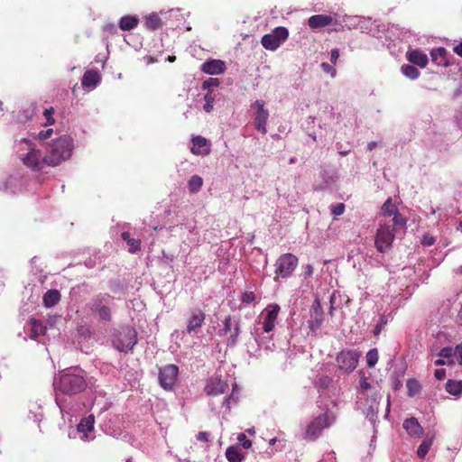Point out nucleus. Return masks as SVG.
<instances>
[{
    "mask_svg": "<svg viewBox=\"0 0 462 462\" xmlns=\"http://www.w3.org/2000/svg\"><path fill=\"white\" fill-rule=\"evenodd\" d=\"M298 263V258L292 254L287 253L280 255L274 264L276 278L287 279L291 277Z\"/></svg>",
    "mask_w": 462,
    "mask_h": 462,
    "instance_id": "nucleus-9",
    "label": "nucleus"
},
{
    "mask_svg": "<svg viewBox=\"0 0 462 462\" xmlns=\"http://www.w3.org/2000/svg\"><path fill=\"white\" fill-rule=\"evenodd\" d=\"M447 51L443 47L436 48L431 50L430 57L433 63L438 66L447 67L448 66V62L446 58Z\"/></svg>",
    "mask_w": 462,
    "mask_h": 462,
    "instance_id": "nucleus-28",
    "label": "nucleus"
},
{
    "mask_svg": "<svg viewBox=\"0 0 462 462\" xmlns=\"http://www.w3.org/2000/svg\"><path fill=\"white\" fill-rule=\"evenodd\" d=\"M331 383V379L328 376H321L317 379L316 385L319 388H327Z\"/></svg>",
    "mask_w": 462,
    "mask_h": 462,
    "instance_id": "nucleus-50",
    "label": "nucleus"
},
{
    "mask_svg": "<svg viewBox=\"0 0 462 462\" xmlns=\"http://www.w3.org/2000/svg\"><path fill=\"white\" fill-rule=\"evenodd\" d=\"M112 343L120 352L132 350L137 343V332L130 326L122 327L114 334Z\"/></svg>",
    "mask_w": 462,
    "mask_h": 462,
    "instance_id": "nucleus-8",
    "label": "nucleus"
},
{
    "mask_svg": "<svg viewBox=\"0 0 462 462\" xmlns=\"http://www.w3.org/2000/svg\"><path fill=\"white\" fill-rule=\"evenodd\" d=\"M162 21L157 14H150L145 19V26L150 30H156L161 27Z\"/></svg>",
    "mask_w": 462,
    "mask_h": 462,
    "instance_id": "nucleus-39",
    "label": "nucleus"
},
{
    "mask_svg": "<svg viewBox=\"0 0 462 462\" xmlns=\"http://www.w3.org/2000/svg\"><path fill=\"white\" fill-rule=\"evenodd\" d=\"M370 389H371V384L367 382V380L365 378H361L359 394L362 396H367L368 391Z\"/></svg>",
    "mask_w": 462,
    "mask_h": 462,
    "instance_id": "nucleus-44",
    "label": "nucleus"
},
{
    "mask_svg": "<svg viewBox=\"0 0 462 462\" xmlns=\"http://www.w3.org/2000/svg\"><path fill=\"white\" fill-rule=\"evenodd\" d=\"M377 412H378V403L376 401V397H373L371 400V403L369 404L367 411H366V418H368L371 422H374L376 418Z\"/></svg>",
    "mask_w": 462,
    "mask_h": 462,
    "instance_id": "nucleus-38",
    "label": "nucleus"
},
{
    "mask_svg": "<svg viewBox=\"0 0 462 462\" xmlns=\"http://www.w3.org/2000/svg\"><path fill=\"white\" fill-rule=\"evenodd\" d=\"M18 183L19 180L11 176L0 186V189L5 192L15 193L20 189Z\"/></svg>",
    "mask_w": 462,
    "mask_h": 462,
    "instance_id": "nucleus-33",
    "label": "nucleus"
},
{
    "mask_svg": "<svg viewBox=\"0 0 462 462\" xmlns=\"http://www.w3.org/2000/svg\"><path fill=\"white\" fill-rule=\"evenodd\" d=\"M395 216H402L397 209L395 204L392 202V199L389 198L382 206L381 214L378 219L381 218H393Z\"/></svg>",
    "mask_w": 462,
    "mask_h": 462,
    "instance_id": "nucleus-27",
    "label": "nucleus"
},
{
    "mask_svg": "<svg viewBox=\"0 0 462 462\" xmlns=\"http://www.w3.org/2000/svg\"><path fill=\"white\" fill-rule=\"evenodd\" d=\"M226 65L220 60H211L205 61L201 65V70L209 75H218L224 72Z\"/></svg>",
    "mask_w": 462,
    "mask_h": 462,
    "instance_id": "nucleus-23",
    "label": "nucleus"
},
{
    "mask_svg": "<svg viewBox=\"0 0 462 462\" xmlns=\"http://www.w3.org/2000/svg\"><path fill=\"white\" fill-rule=\"evenodd\" d=\"M435 243V238L429 235V234H425L423 236H422V239H421V244L425 246H430L432 245L433 244Z\"/></svg>",
    "mask_w": 462,
    "mask_h": 462,
    "instance_id": "nucleus-53",
    "label": "nucleus"
},
{
    "mask_svg": "<svg viewBox=\"0 0 462 462\" xmlns=\"http://www.w3.org/2000/svg\"><path fill=\"white\" fill-rule=\"evenodd\" d=\"M289 37V31L283 26L274 28L270 33L264 34L261 43L265 50L276 51Z\"/></svg>",
    "mask_w": 462,
    "mask_h": 462,
    "instance_id": "nucleus-10",
    "label": "nucleus"
},
{
    "mask_svg": "<svg viewBox=\"0 0 462 462\" xmlns=\"http://www.w3.org/2000/svg\"><path fill=\"white\" fill-rule=\"evenodd\" d=\"M202 185L203 180L199 175L191 176L188 182V188L191 193H197L199 190H200Z\"/></svg>",
    "mask_w": 462,
    "mask_h": 462,
    "instance_id": "nucleus-37",
    "label": "nucleus"
},
{
    "mask_svg": "<svg viewBox=\"0 0 462 462\" xmlns=\"http://www.w3.org/2000/svg\"><path fill=\"white\" fill-rule=\"evenodd\" d=\"M454 52L462 57V42L454 47Z\"/></svg>",
    "mask_w": 462,
    "mask_h": 462,
    "instance_id": "nucleus-62",
    "label": "nucleus"
},
{
    "mask_svg": "<svg viewBox=\"0 0 462 462\" xmlns=\"http://www.w3.org/2000/svg\"><path fill=\"white\" fill-rule=\"evenodd\" d=\"M205 319L206 315L201 310H192L187 320L186 332L188 334L197 333L204 324Z\"/></svg>",
    "mask_w": 462,
    "mask_h": 462,
    "instance_id": "nucleus-17",
    "label": "nucleus"
},
{
    "mask_svg": "<svg viewBox=\"0 0 462 462\" xmlns=\"http://www.w3.org/2000/svg\"><path fill=\"white\" fill-rule=\"evenodd\" d=\"M241 301L245 304H250L255 300V295L253 291H245L240 298Z\"/></svg>",
    "mask_w": 462,
    "mask_h": 462,
    "instance_id": "nucleus-46",
    "label": "nucleus"
},
{
    "mask_svg": "<svg viewBox=\"0 0 462 462\" xmlns=\"http://www.w3.org/2000/svg\"><path fill=\"white\" fill-rule=\"evenodd\" d=\"M104 30L106 32H108L110 33H115L116 32V27L115 24L113 23H106L105 26H104Z\"/></svg>",
    "mask_w": 462,
    "mask_h": 462,
    "instance_id": "nucleus-60",
    "label": "nucleus"
},
{
    "mask_svg": "<svg viewBox=\"0 0 462 462\" xmlns=\"http://www.w3.org/2000/svg\"><path fill=\"white\" fill-rule=\"evenodd\" d=\"M179 368L175 365H168L160 369V384L165 390H171L176 383Z\"/></svg>",
    "mask_w": 462,
    "mask_h": 462,
    "instance_id": "nucleus-14",
    "label": "nucleus"
},
{
    "mask_svg": "<svg viewBox=\"0 0 462 462\" xmlns=\"http://www.w3.org/2000/svg\"><path fill=\"white\" fill-rule=\"evenodd\" d=\"M457 353L459 356V364L462 365V344L457 346L455 348V354Z\"/></svg>",
    "mask_w": 462,
    "mask_h": 462,
    "instance_id": "nucleus-61",
    "label": "nucleus"
},
{
    "mask_svg": "<svg viewBox=\"0 0 462 462\" xmlns=\"http://www.w3.org/2000/svg\"><path fill=\"white\" fill-rule=\"evenodd\" d=\"M237 440L239 442V444L245 448H249L251 446H252V442L251 440H249L245 434V433H239L237 435Z\"/></svg>",
    "mask_w": 462,
    "mask_h": 462,
    "instance_id": "nucleus-48",
    "label": "nucleus"
},
{
    "mask_svg": "<svg viewBox=\"0 0 462 462\" xmlns=\"http://www.w3.org/2000/svg\"><path fill=\"white\" fill-rule=\"evenodd\" d=\"M15 149L23 165L32 171H40L48 166L46 152L34 141L23 138L16 143Z\"/></svg>",
    "mask_w": 462,
    "mask_h": 462,
    "instance_id": "nucleus-2",
    "label": "nucleus"
},
{
    "mask_svg": "<svg viewBox=\"0 0 462 462\" xmlns=\"http://www.w3.org/2000/svg\"><path fill=\"white\" fill-rule=\"evenodd\" d=\"M376 147V143L375 142H371L367 144V149L369 151H372L374 150V148Z\"/></svg>",
    "mask_w": 462,
    "mask_h": 462,
    "instance_id": "nucleus-64",
    "label": "nucleus"
},
{
    "mask_svg": "<svg viewBox=\"0 0 462 462\" xmlns=\"http://www.w3.org/2000/svg\"><path fill=\"white\" fill-rule=\"evenodd\" d=\"M226 457L229 462H242L245 459L244 454L236 447H229L226 450Z\"/></svg>",
    "mask_w": 462,
    "mask_h": 462,
    "instance_id": "nucleus-32",
    "label": "nucleus"
},
{
    "mask_svg": "<svg viewBox=\"0 0 462 462\" xmlns=\"http://www.w3.org/2000/svg\"><path fill=\"white\" fill-rule=\"evenodd\" d=\"M240 334V319L236 317L227 316L223 320V328L220 335L227 336V346H236Z\"/></svg>",
    "mask_w": 462,
    "mask_h": 462,
    "instance_id": "nucleus-12",
    "label": "nucleus"
},
{
    "mask_svg": "<svg viewBox=\"0 0 462 462\" xmlns=\"http://www.w3.org/2000/svg\"><path fill=\"white\" fill-rule=\"evenodd\" d=\"M406 58L409 62L420 68H425L429 62L427 54L419 49L408 51Z\"/></svg>",
    "mask_w": 462,
    "mask_h": 462,
    "instance_id": "nucleus-22",
    "label": "nucleus"
},
{
    "mask_svg": "<svg viewBox=\"0 0 462 462\" xmlns=\"http://www.w3.org/2000/svg\"><path fill=\"white\" fill-rule=\"evenodd\" d=\"M175 228L180 231V236L183 239V242H187L189 244H195L198 242V234L194 232L195 225L192 221L181 223L180 226H175Z\"/></svg>",
    "mask_w": 462,
    "mask_h": 462,
    "instance_id": "nucleus-19",
    "label": "nucleus"
},
{
    "mask_svg": "<svg viewBox=\"0 0 462 462\" xmlns=\"http://www.w3.org/2000/svg\"><path fill=\"white\" fill-rule=\"evenodd\" d=\"M53 110L51 109H45L43 115L46 118V125H52L54 123V118L52 117Z\"/></svg>",
    "mask_w": 462,
    "mask_h": 462,
    "instance_id": "nucleus-54",
    "label": "nucleus"
},
{
    "mask_svg": "<svg viewBox=\"0 0 462 462\" xmlns=\"http://www.w3.org/2000/svg\"><path fill=\"white\" fill-rule=\"evenodd\" d=\"M205 104L203 109L206 113H210L214 107L215 95L212 91H208L204 96Z\"/></svg>",
    "mask_w": 462,
    "mask_h": 462,
    "instance_id": "nucleus-40",
    "label": "nucleus"
},
{
    "mask_svg": "<svg viewBox=\"0 0 462 462\" xmlns=\"http://www.w3.org/2000/svg\"><path fill=\"white\" fill-rule=\"evenodd\" d=\"M53 134L52 128H48L46 130H42L37 134V139L39 141H44L51 137Z\"/></svg>",
    "mask_w": 462,
    "mask_h": 462,
    "instance_id": "nucleus-47",
    "label": "nucleus"
},
{
    "mask_svg": "<svg viewBox=\"0 0 462 462\" xmlns=\"http://www.w3.org/2000/svg\"><path fill=\"white\" fill-rule=\"evenodd\" d=\"M435 365H448V362H447V360H445L443 357H439V359H437L435 361Z\"/></svg>",
    "mask_w": 462,
    "mask_h": 462,
    "instance_id": "nucleus-63",
    "label": "nucleus"
},
{
    "mask_svg": "<svg viewBox=\"0 0 462 462\" xmlns=\"http://www.w3.org/2000/svg\"><path fill=\"white\" fill-rule=\"evenodd\" d=\"M406 219L402 216H395L393 218L378 219V228L375 235L374 245L380 253L387 252L393 245L395 233L403 228Z\"/></svg>",
    "mask_w": 462,
    "mask_h": 462,
    "instance_id": "nucleus-3",
    "label": "nucleus"
},
{
    "mask_svg": "<svg viewBox=\"0 0 462 462\" xmlns=\"http://www.w3.org/2000/svg\"><path fill=\"white\" fill-rule=\"evenodd\" d=\"M402 428L413 439H419L423 434V428L415 417L406 419L402 423Z\"/></svg>",
    "mask_w": 462,
    "mask_h": 462,
    "instance_id": "nucleus-20",
    "label": "nucleus"
},
{
    "mask_svg": "<svg viewBox=\"0 0 462 462\" xmlns=\"http://www.w3.org/2000/svg\"><path fill=\"white\" fill-rule=\"evenodd\" d=\"M401 72L402 73V75H404L406 78L411 80L418 79L420 74L419 69L411 64H403L401 67Z\"/></svg>",
    "mask_w": 462,
    "mask_h": 462,
    "instance_id": "nucleus-35",
    "label": "nucleus"
},
{
    "mask_svg": "<svg viewBox=\"0 0 462 462\" xmlns=\"http://www.w3.org/2000/svg\"><path fill=\"white\" fill-rule=\"evenodd\" d=\"M303 276L304 278H309L313 274V266L311 264H306L303 267Z\"/></svg>",
    "mask_w": 462,
    "mask_h": 462,
    "instance_id": "nucleus-55",
    "label": "nucleus"
},
{
    "mask_svg": "<svg viewBox=\"0 0 462 462\" xmlns=\"http://www.w3.org/2000/svg\"><path fill=\"white\" fill-rule=\"evenodd\" d=\"M446 376V371L445 369H437L435 371V377L438 379V380H442L444 379Z\"/></svg>",
    "mask_w": 462,
    "mask_h": 462,
    "instance_id": "nucleus-59",
    "label": "nucleus"
},
{
    "mask_svg": "<svg viewBox=\"0 0 462 462\" xmlns=\"http://www.w3.org/2000/svg\"><path fill=\"white\" fill-rule=\"evenodd\" d=\"M218 85H219V80L217 79L209 78L202 83V88L208 89V91H210L211 88L217 87Z\"/></svg>",
    "mask_w": 462,
    "mask_h": 462,
    "instance_id": "nucleus-45",
    "label": "nucleus"
},
{
    "mask_svg": "<svg viewBox=\"0 0 462 462\" xmlns=\"http://www.w3.org/2000/svg\"><path fill=\"white\" fill-rule=\"evenodd\" d=\"M138 18L133 15L123 16L119 21V27L123 31H130L138 25Z\"/></svg>",
    "mask_w": 462,
    "mask_h": 462,
    "instance_id": "nucleus-31",
    "label": "nucleus"
},
{
    "mask_svg": "<svg viewBox=\"0 0 462 462\" xmlns=\"http://www.w3.org/2000/svg\"><path fill=\"white\" fill-rule=\"evenodd\" d=\"M385 324H386V320L384 319V318H383V317H381V319H380V322H379V323L376 325V327H375L374 334H375V335H378V334L381 332L382 328H383V326H384Z\"/></svg>",
    "mask_w": 462,
    "mask_h": 462,
    "instance_id": "nucleus-58",
    "label": "nucleus"
},
{
    "mask_svg": "<svg viewBox=\"0 0 462 462\" xmlns=\"http://www.w3.org/2000/svg\"><path fill=\"white\" fill-rule=\"evenodd\" d=\"M409 396H414L420 391V384L415 379H409L406 383Z\"/></svg>",
    "mask_w": 462,
    "mask_h": 462,
    "instance_id": "nucleus-41",
    "label": "nucleus"
},
{
    "mask_svg": "<svg viewBox=\"0 0 462 462\" xmlns=\"http://www.w3.org/2000/svg\"><path fill=\"white\" fill-rule=\"evenodd\" d=\"M227 390L228 384L225 381L217 377L210 378L208 381L207 385L205 387V392L207 393L208 395L210 396H217L223 394Z\"/></svg>",
    "mask_w": 462,
    "mask_h": 462,
    "instance_id": "nucleus-18",
    "label": "nucleus"
},
{
    "mask_svg": "<svg viewBox=\"0 0 462 462\" xmlns=\"http://www.w3.org/2000/svg\"><path fill=\"white\" fill-rule=\"evenodd\" d=\"M321 68L325 72L330 74V76L332 78H334L337 74V70H336L335 67L331 64L323 62V63H321Z\"/></svg>",
    "mask_w": 462,
    "mask_h": 462,
    "instance_id": "nucleus-51",
    "label": "nucleus"
},
{
    "mask_svg": "<svg viewBox=\"0 0 462 462\" xmlns=\"http://www.w3.org/2000/svg\"><path fill=\"white\" fill-rule=\"evenodd\" d=\"M339 57V51L338 49H333L330 52V61L333 64H336L337 61V59Z\"/></svg>",
    "mask_w": 462,
    "mask_h": 462,
    "instance_id": "nucleus-56",
    "label": "nucleus"
},
{
    "mask_svg": "<svg viewBox=\"0 0 462 462\" xmlns=\"http://www.w3.org/2000/svg\"><path fill=\"white\" fill-rule=\"evenodd\" d=\"M333 18L327 14H315L309 18L308 25L312 30H319L332 23Z\"/></svg>",
    "mask_w": 462,
    "mask_h": 462,
    "instance_id": "nucleus-24",
    "label": "nucleus"
},
{
    "mask_svg": "<svg viewBox=\"0 0 462 462\" xmlns=\"http://www.w3.org/2000/svg\"><path fill=\"white\" fill-rule=\"evenodd\" d=\"M366 364L368 367H374L378 361V352L376 349H370L366 354Z\"/></svg>",
    "mask_w": 462,
    "mask_h": 462,
    "instance_id": "nucleus-42",
    "label": "nucleus"
},
{
    "mask_svg": "<svg viewBox=\"0 0 462 462\" xmlns=\"http://www.w3.org/2000/svg\"><path fill=\"white\" fill-rule=\"evenodd\" d=\"M121 236L127 244L129 253L135 254L141 250V241L139 239L132 238L128 232H123Z\"/></svg>",
    "mask_w": 462,
    "mask_h": 462,
    "instance_id": "nucleus-30",
    "label": "nucleus"
},
{
    "mask_svg": "<svg viewBox=\"0 0 462 462\" xmlns=\"http://www.w3.org/2000/svg\"><path fill=\"white\" fill-rule=\"evenodd\" d=\"M252 107L256 109L254 116V126L260 133L265 134L267 133L266 125L269 117V112L264 108L263 101L256 100L252 105Z\"/></svg>",
    "mask_w": 462,
    "mask_h": 462,
    "instance_id": "nucleus-15",
    "label": "nucleus"
},
{
    "mask_svg": "<svg viewBox=\"0 0 462 462\" xmlns=\"http://www.w3.org/2000/svg\"><path fill=\"white\" fill-rule=\"evenodd\" d=\"M324 321V311L320 305L319 300L316 299L311 306L310 318L308 321L310 329L312 332L320 328Z\"/></svg>",
    "mask_w": 462,
    "mask_h": 462,
    "instance_id": "nucleus-16",
    "label": "nucleus"
},
{
    "mask_svg": "<svg viewBox=\"0 0 462 462\" xmlns=\"http://www.w3.org/2000/svg\"><path fill=\"white\" fill-rule=\"evenodd\" d=\"M336 419V414L332 411L327 410L324 413L313 418L308 423L304 438L310 440L317 439L324 429L335 423Z\"/></svg>",
    "mask_w": 462,
    "mask_h": 462,
    "instance_id": "nucleus-6",
    "label": "nucleus"
},
{
    "mask_svg": "<svg viewBox=\"0 0 462 462\" xmlns=\"http://www.w3.org/2000/svg\"><path fill=\"white\" fill-rule=\"evenodd\" d=\"M191 152L195 155H207L210 152V143L204 137L198 135L191 139Z\"/></svg>",
    "mask_w": 462,
    "mask_h": 462,
    "instance_id": "nucleus-21",
    "label": "nucleus"
},
{
    "mask_svg": "<svg viewBox=\"0 0 462 462\" xmlns=\"http://www.w3.org/2000/svg\"><path fill=\"white\" fill-rule=\"evenodd\" d=\"M113 301L114 298L109 294H98L87 303V308L96 314L100 321L109 322L112 319Z\"/></svg>",
    "mask_w": 462,
    "mask_h": 462,
    "instance_id": "nucleus-7",
    "label": "nucleus"
},
{
    "mask_svg": "<svg viewBox=\"0 0 462 462\" xmlns=\"http://www.w3.org/2000/svg\"><path fill=\"white\" fill-rule=\"evenodd\" d=\"M95 416L89 414L80 420L77 426V431L81 440L85 442L91 441L95 439Z\"/></svg>",
    "mask_w": 462,
    "mask_h": 462,
    "instance_id": "nucleus-13",
    "label": "nucleus"
},
{
    "mask_svg": "<svg viewBox=\"0 0 462 462\" xmlns=\"http://www.w3.org/2000/svg\"><path fill=\"white\" fill-rule=\"evenodd\" d=\"M31 337H37L41 335H44L46 331V327L36 319H31Z\"/></svg>",
    "mask_w": 462,
    "mask_h": 462,
    "instance_id": "nucleus-36",
    "label": "nucleus"
},
{
    "mask_svg": "<svg viewBox=\"0 0 462 462\" xmlns=\"http://www.w3.org/2000/svg\"><path fill=\"white\" fill-rule=\"evenodd\" d=\"M100 75L97 71L95 70H88L83 75L81 83L83 88H94L100 82Z\"/></svg>",
    "mask_w": 462,
    "mask_h": 462,
    "instance_id": "nucleus-26",
    "label": "nucleus"
},
{
    "mask_svg": "<svg viewBox=\"0 0 462 462\" xmlns=\"http://www.w3.org/2000/svg\"><path fill=\"white\" fill-rule=\"evenodd\" d=\"M87 386V374L80 368L66 369L55 375L53 379V387L56 392L55 401L62 413L67 412L66 407L58 394L76 395L85 391Z\"/></svg>",
    "mask_w": 462,
    "mask_h": 462,
    "instance_id": "nucleus-1",
    "label": "nucleus"
},
{
    "mask_svg": "<svg viewBox=\"0 0 462 462\" xmlns=\"http://www.w3.org/2000/svg\"><path fill=\"white\" fill-rule=\"evenodd\" d=\"M454 354L455 349H453L452 347H444L440 350L439 356V357H443L445 360H447V362H448L449 365L453 363L451 357L453 356Z\"/></svg>",
    "mask_w": 462,
    "mask_h": 462,
    "instance_id": "nucleus-43",
    "label": "nucleus"
},
{
    "mask_svg": "<svg viewBox=\"0 0 462 462\" xmlns=\"http://www.w3.org/2000/svg\"><path fill=\"white\" fill-rule=\"evenodd\" d=\"M330 209H331V212L333 215L340 216L345 211V204L337 203V204L331 205Z\"/></svg>",
    "mask_w": 462,
    "mask_h": 462,
    "instance_id": "nucleus-49",
    "label": "nucleus"
},
{
    "mask_svg": "<svg viewBox=\"0 0 462 462\" xmlns=\"http://www.w3.org/2000/svg\"><path fill=\"white\" fill-rule=\"evenodd\" d=\"M60 300V292L58 290H49L44 293L42 297L43 305L46 308H51L55 306Z\"/></svg>",
    "mask_w": 462,
    "mask_h": 462,
    "instance_id": "nucleus-29",
    "label": "nucleus"
},
{
    "mask_svg": "<svg viewBox=\"0 0 462 462\" xmlns=\"http://www.w3.org/2000/svg\"><path fill=\"white\" fill-rule=\"evenodd\" d=\"M360 353L356 350H342L337 356L338 368L345 373L353 372L358 364Z\"/></svg>",
    "mask_w": 462,
    "mask_h": 462,
    "instance_id": "nucleus-11",
    "label": "nucleus"
},
{
    "mask_svg": "<svg viewBox=\"0 0 462 462\" xmlns=\"http://www.w3.org/2000/svg\"><path fill=\"white\" fill-rule=\"evenodd\" d=\"M74 149L73 139L69 135H62L52 140L46 147L48 167H56L69 160Z\"/></svg>",
    "mask_w": 462,
    "mask_h": 462,
    "instance_id": "nucleus-5",
    "label": "nucleus"
},
{
    "mask_svg": "<svg viewBox=\"0 0 462 462\" xmlns=\"http://www.w3.org/2000/svg\"><path fill=\"white\" fill-rule=\"evenodd\" d=\"M434 439H435L434 432H428L424 436L422 442L420 443V445L419 446V448L417 449V456L420 458H421V459L425 458L426 455L428 454L429 450L430 449V448L434 442Z\"/></svg>",
    "mask_w": 462,
    "mask_h": 462,
    "instance_id": "nucleus-25",
    "label": "nucleus"
},
{
    "mask_svg": "<svg viewBox=\"0 0 462 462\" xmlns=\"http://www.w3.org/2000/svg\"><path fill=\"white\" fill-rule=\"evenodd\" d=\"M281 308L276 303L268 304L257 318V327L255 328V341L259 346H263L266 350H272L274 346L270 345L271 337L268 343H264L263 334H269L273 330L280 313Z\"/></svg>",
    "mask_w": 462,
    "mask_h": 462,
    "instance_id": "nucleus-4",
    "label": "nucleus"
},
{
    "mask_svg": "<svg viewBox=\"0 0 462 462\" xmlns=\"http://www.w3.org/2000/svg\"><path fill=\"white\" fill-rule=\"evenodd\" d=\"M446 391L452 395H459L462 393V380H448L446 383Z\"/></svg>",
    "mask_w": 462,
    "mask_h": 462,
    "instance_id": "nucleus-34",
    "label": "nucleus"
},
{
    "mask_svg": "<svg viewBox=\"0 0 462 462\" xmlns=\"http://www.w3.org/2000/svg\"><path fill=\"white\" fill-rule=\"evenodd\" d=\"M236 399L237 397L236 396V393L233 391V393L227 398L224 399L223 405L229 409L231 404L236 402Z\"/></svg>",
    "mask_w": 462,
    "mask_h": 462,
    "instance_id": "nucleus-52",
    "label": "nucleus"
},
{
    "mask_svg": "<svg viewBox=\"0 0 462 462\" xmlns=\"http://www.w3.org/2000/svg\"><path fill=\"white\" fill-rule=\"evenodd\" d=\"M209 434L207 431H200L197 435V439L203 442L208 441Z\"/></svg>",
    "mask_w": 462,
    "mask_h": 462,
    "instance_id": "nucleus-57",
    "label": "nucleus"
}]
</instances>
